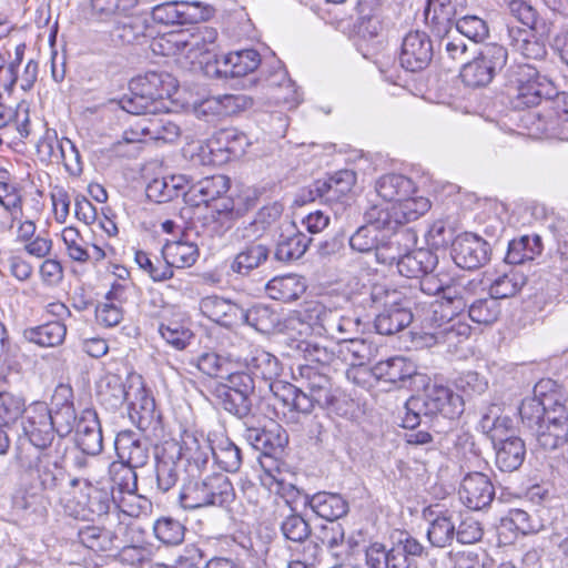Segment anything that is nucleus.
I'll use <instances>...</instances> for the list:
<instances>
[{"label": "nucleus", "instance_id": "obj_1", "mask_svg": "<svg viewBox=\"0 0 568 568\" xmlns=\"http://www.w3.org/2000/svg\"><path fill=\"white\" fill-rule=\"evenodd\" d=\"M403 427L415 428L423 419L430 420L438 415L455 419L464 410L463 397L443 385H427L419 395L410 396L405 403Z\"/></svg>", "mask_w": 568, "mask_h": 568}, {"label": "nucleus", "instance_id": "obj_2", "mask_svg": "<svg viewBox=\"0 0 568 568\" xmlns=\"http://www.w3.org/2000/svg\"><path fill=\"white\" fill-rule=\"evenodd\" d=\"M235 498L233 485L227 476L214 474L203 479L190 477L182 486L179 501L187 510L210 506L225 507Z\"/></svg>", "mask_w": 568, "mask_h": 568}, {"label": "nucleus", "instance_id": "obj_3", "mask_svg": "<svg viewBox=\"0 0 568 568\" xmlns=\"http://www.w3.org/2000/svg\"><path fill=\"white\" fill-rule=\"evenodd\" d=\"M466 0H433L425 10L427 21L439 36L444 33L438 48L453 61H463L467 51L466 43L460 37L450 34L452 22L465 9Z\"/></svg>", "mask_w": 568, "mask_h": 568}, {"label": "nucleus", "instance_id": "obj_4", "mask_svg": "<svg viewBox=\"0 0 568 568\" xmlns=\"http://www.w3.org/2000/svg\"><path fill=\"white\" fill-rule=\"evenodd\" d=\"M22 485L50 494L58 489L63 479L61 457L48 450H38L28 460L20 459Z\"/></svg>", "mask_w": 568, "mask_h": 568}, {"label": "nucleus", "instance_id": "obj_5", "mask_svg": "<svg viewBox=\"0 0 568 568\" xmlns=\"http://www.w3.org/2000/svg\"><path fill=\"white\" fill-rule=\"evenodd\" d=\"M428 301H422L418 295L404 296L393 292L387 294L384 308L375 317V328L381 335H393L407 327L414 316L424 312Z\"/></svg>", "mask_w": 568, "mask_h": 568}, {"label": "nucleus", "instance_id": "obj_6", "mask_svg": "<svg viewBox=\"0 0 568 568\" xmlns=\"http://www.w3.org/2000/svg\"><path fill=\"white\" fill-rule=\"evenodd\" d=\"M507 58V50L503 45H485L477 58L464 64L460 78L467 87H485L504 69Z\"/></svg>", "mask_w": 568, "mask_h": 568}, {"label": "nucleus", "instance_id": "obj_7", "mask_svg": "<svg viewBox=\"0 0 568 568\" xmlns=\"http://www.w3.org/2000/svg\"><path fill=\"white\" fill-rule=\"evenodd\" d=\"M164 444L168 448L175 447V457L180 463H185L189 477H196L205 469L213 452L206 437L197 436L192 432H184L179 442L168 440Z\"/></svg>", "mask_w": 568, "mask_h": 568}, {"label": "nucleus", "instance_id": "obj_8", "mask_svg": "<svg viewBox=\"0 0 568 568\" xmlns=\"http://www.w3.org/2000/svg\"><path fill=\"white\" fill-rule=\"evenodd\" d=\"M51 505L48 494L20 484L11 498V509L24 526L43 525Z\"/></svg>", "mask_w": 568, "mask_h": 568}, {"label": "nucleus", "instance_id": "obj_9", "mask_svg": "<svg viewBox=\"0 0 568 568\" xmlns=\"http://www.w3.org/2000/svg\"><path fill=\"white\" fill-rule=\"evenodd\" d=\"M253 205L248 197L222 199L212 205L203 225L211 236L223 237Z\"/></svg>", "mask_w": 568, "mask_h": 568}, {"label": "nucleus", "instance_id": "obj_10", "mask_svg": "<svg viewBox=\"0 0 568 568\" xmlns=\"http://www.w3.org/2000/svg\"><path fill=\"white\" fill-rule=\"evenodd\" d=\"M327 371L311 364L297 367L302 387L313 394L317 405L323 408L335 409L343 392L333 384Z\"/></svg>", "mask_w": 568, "mask_h": 568}, {"label": "nucleus", "instance_id": "obj_11", "mask_svg": "<svg viewBox=\"0 0 568 568\" xmlns=\"http://www.w3.org/2000/svg\"><path fill=\"white\" fill-rule=\"evenodd\" d=\"M481 428L490 433L496 449V466L501 471L511 473L517 470L524 463L526 456L525 443L521 438L511 436L506 439L498 438L501 420L499 418L490 423L488 416H484L480 422Z\"/></svg>", "mask_w": 568, "mask_h": 568}, {"label": "nucleus", "instance_id": "obj_12", "mask_svg": "<svg viewBox=\"0 0 568 568\" xmlns=\"http://www.w3.org/2000/svg\"><path fill=\"white\" fill-rule=\"evenodd\" d=\"M21 425L23 435L39 450H47L54 439V426L44 402H34L26 407Z\"/></svg>", "mask_w": 568, "mask_h": 568}, {"label": "nucleus", "instance_id": "obj_13", "mask_svg": "<svg viewBox=\"0 0 568 568\" xmlns=\"http://www.w3.org/2000/svg\"><path fill=\"white\" fill-rule=\"evenodd\" d=\"M490 243L473 233H463L452 244V256L457 266L475 270L490 258Z\"/></svg>", "mask_w": 568, "mask_h": 568}, {"label": "nucleus", "instance_id": "obj_14", "mask_svg": "<svg viewBox=\"0 0 568 568\" xmlns=\"http://www.w3.org/2000/svg\"><path fill=\"white\" fill-rule=\"evenodd\" d=\"M297 494H284L275 499L274 519L278 520L280 530L286 540L303 544L310 537L312 529L306 519L297 514L290 498Z\"/></svg>", "mask_w": 568, "mask_h": 568}, {"label": "nucleus", "instance_id": "obj_15", "mask_svg": "<svg viewBox=\"0 0 568 568\" xmlns=\"http://www.w3.org/2000/svg\"><path fill=\"white\" fill-rule=\"evenodd\" d=\"M433 55L434 48L427 33L415 30L404 37L399 61L407 71L424 70L430 63Z\"/></svg>", "mask_w": 568, "mask_h": 568}, {"label": "nucleus", "instance_id": "obj_16", "mask_svg": "<svg viewBox=\"0 0 568 568\" xmlns=\"http://www.w3.org/2000/svg\"><path fill=\"white\" fill-rule=\"evenodd\" d=\"M216 39V31L213 29L204 28L197 34L189 33L187 31L180 30L166 33L162 39L160 45L162 48L168 45L169 52L166 54L175 53H194L195 57L203 53H210L211 45L214 44Z\"/></svg>", "mask_w": 568, "mask_h": 568}, {"label": "nucleus", "instance_id": "obj_17", "mask_svg": "<svg viewBox=\"0 0 568 568\" xmlns=\"http://www.w3.org/2000/svg\"><path fill=\"white\" fill-rule=\"evenodd\" d=\"M538 445L545 450H555L568 443V416L559 404L548 412L546 420L535 432Z\"/></svg>", "mask_w": 568, "mask_h": 568}, {"label": "nucleus", "instance_id": "obj_18", "mask_svg": "<svg viewBox=\"0 0 568 568\" xmlns=\"http://www.w3.org/2000/svg\"><path fill=\"white\" fill-rule=\"evenodd\" d=\"M462 503L473 510H480L490 505L495 488L489 477L480 471L468 473L459 485Z\"/></svg>", "mask_w": 568, "mask_h": 568}, {"label": "nucleus", "instance_id": "obj_19", "mask_svg": "<svg viewBox=\"0 0 568 568\" xmlns=\"http://www.w3.org/2000/svg\"><path fill=\"white\" fill-rule=\"evenodd\" d=\"M508 44L524 58L541 61L547 55L546 40L537 34V20L532 26H508L507 27Z\"/></svg>", "mask_w": 568, "mask_h": 568}, {"label": "nucleus", "instance_id": "obj_20", "mask_svg": "<svg viewBox=\"0 0 568 568\" xmlns=\"http://www.w3.org/2000/svg\"><path fill=\"white\" fill-rule=\"evenodd\" d=\"M129 89H134L152 98L154 102H164L178 89L176 80L168 72L149 71L134 77Z\"/></svg>", "mask_w": 568, "mask_h": 568}, {"label": "nucleus", "instance_id": "obj_21", "mask_svg": "<svg viewBox=\"0 0 568 568\" xmlns=\"http://www.w3.org/2000/svg\"><path fill=\"white\" fill-rule=\"evenodd\" d=\"M230 189V179L223 174L204 178L187 187L184 201L193 206L201 204H215L222 199H229L224 194Z\"/></svg>", "mask_w": 568, "mask_h": 568}, {"label": "nucleus", "instance_id": "obj_22", "mask_svg": "<svg viewBox=\"0 0 568 568\" xmlns=\"http://www.w3.org/2000/svg\"><path fill=\"white\" fill-rule=\"evenodd\" d=\"M75 442L87 455L95 456L102 452V429L94 409L82 410L75 427Z\"/></svg>", "mask_w": 568, "mask_h": 568}, {"label": "nucleus", "instance_id": "obj_23", "mask_svg": "<svg viewBox=\"0 0 568 568\" xmlns=\"http://www.w3.org/2000/svg\"><path fill=\"white\" fill-rule=\"evenodd\" d=\"M215 74L219 78H240L254 72L261 64V55L256 50L246 49L215 59Z\"/></svg>", "mask_w": 568, "mask_h": 568}, {"label": "nucleus", "instance_id": "obj_24", "mask_svg": "<svg viewBox=\"0 0 568 568\" xmlns=\"http://www.w3.org/2000/svg\"><path fill=\"white\" fill-rule=\"evenodd\" d=\"M542 388V383L537 384L534 388V395L524 398L519 406L523 425L534 430V433L546 420L548 412H552L550 406L552 404H555V407L558 405L552 395H546Z\"/></svg>", "mask_w": 568, "mask_h": 568}, {"label": "nucleus", "instance_id": "obj_25", "mask_svg": "<svg viewBox=\"0 0 568 568\" xmlns=\"http://www.w3.org/2000/svg\"><path fill=\"white\" fill-rule=\"evenodd\" d=\"M79 504L83 505L82 517L98 516L109 514L111 507L115 504L113 496V486L106 483H97L95 485L84 481Z\"/></svg>", "mask_w": 568, "mask_h": 568}, {"label": "nucleus", "instance_id": "obj_26", "mask_svg": "<svg viewBox=\"0 0 568 568\" xmlns=\"http://www.w3.org/2000/svg\"><path fill=\"white\" fill-rule=\"evenodd\" d=\"M304 506L310 507L318 517L335 523L347 515L348 501L337 493L318 491L304 496Z\"/></svg>", "mask_w": 568, "mask_h": 568}, {"label": "nucleus", "instance_id": "obj_27", "mask_svg": "<svg viewBox=\"0 0 568 568\" xmlns=\"http://www.w3.org/2000/svg\"><path fill=\"white\" fill-rule=\"evenodd\" d=\"M115 452L119 460L131 467L141 468L149 460V446L140 435L132 430L120 432L114 440Z\"/></svg>", "mask_w": 568, "mask_h": 568}, {"label": "nucleus", "instance_id": "obj_28", "mask_svg": "<svg viewBox=\"0 0 568 568\" xmlns=\"http://www.w3.org/2000/svg\"><path fill=\"white\" fill-rule=\"evenodd\" d=\"M200 311L211 321L225 327L241 324L243 316V307L216 295L202 298Z\"/></svg>", "mask_w": 568, "mask_h": 568}, {"label": "nucleus", "instance_id": "obj_29", "mask_svg": "<svg viewBox=\"0 0 568 568\" xmlns=\"http://www.w3.org/2000/svg\"><path fill=\"white\" fill-rule=\"evenodd\" d=\"M372 374L379 381L402 387L416 374V366L405 357L395 356L376 363L372 368Z\"/></svg>", "mask_w": 568, "mask_h": 568}, {"label": "nucleus", "instance_id": "obj_30", "mask_svg": "<svg viewBox=\"0 0 568 568\" xmlns=\"http://www.w3.org/2000/svg\"><path fill=\"white\" fill-rule=\"evenodd\" d=\"M274 396L283 403L284 407L297 413L310 414L317 405L313 394L305 388H297L288 383H272L270 385Z\"/></svg>", "mask_w": 568, "mask_h": 568}, {"label": "nucleus", "instance_id": "obj_31", "mask_svg": "<svg viewBox=\"0 0 568 568\" xmlns=\"http://www.w3.org/2000/svg\"><path fill=\"white\" fill-rule=\"evenodd\" d=\"M181 463L175 457V447L168 448L162 445L156 455L155 477L156 488L161 493H166L173 488L180 479Z\"/></svg>", "mask_w": 568, "mask_h": 568}, {"label": "nucleus", "instance_id": "obj_32", "mask_svg": "<svg viewBox=\"0 0 568 568\" xmlns=\"http://www.w3.org/2000/svg\"><path fill=\"white\" fill-rule=\"evenodd\" d=\"M438 256L427 248L405 252L398 262V272L408 278H420L425 273L435 270Z\"/></svg>", "mask_w": 568, "mask_h": 568}, {"label": "nucleus", "instance_id": "obj_33", "mask_svg": "<svg viewBox=\"0 0 568 568\" xmlns=\"http://www.w3.org/2000/svg\"><path fill=\"white\" fill-rule=\"evenodd\" d=\"M128 403L130 416L136 422L140 429L146 430L156 422L159 415L155 410V400L148 394L141 383L132 390V396Z\"/></svg>", "mask_w": 568, "mask_h": 568}, {"label": "nucleus", "instance_id": "obj_34", "mask_svg": "<svg viewBox=\"0 0 568 568\" xmlns=\"http://www.w3.org/2000/svg\"><path fill=\"white\" fill-rule=\"evenodd\" d=\"M132 390L133 386L126 389L119 375L109 374L98 385V398L105 408L115 410L130 400Z\"/></svg>", "mask_w": 568, "mask_h": 568}, {"label": "nucleus", "instance_id": "obj_35", "mask_svg": "<svg viewBox=\"0 0 568 568\" xmlns=\"http://www.w3.org/2000/svg\"><path fill=\"white\" fill-rule=\"evenodd\" d=\"M244 365L252 376L271 382L270 385L282 371L277 357L262 348L251 351L244 358Z\"/></svg>", "mask_w": 568, "mask_h": 568}, {"label": "nucleus", "instance_id": "obj_36", "mask_svg": "<svg viewBox=\"0 0 568 568\" xmlns=\"http://www.w3.org/2000/svg\"><path fill=\"white\" fill-rule=\"evenodd\" d=\"M270 256V248L263 243L244 245L233 257L230 270L241 276H246L264 264Z\"/></svg>", "mask_w": 568, "mask_h": 568}, {"label": "nucleus", "instance_id": "obj_37", "mask_svg": "<svg viewBox=\"0 0 568 568\" xmlns=\"http://www.w3.org/2000/svg\"><path fill=\"white\" fill-rule=\"evenodd\" d=\"M149 29L146 18L139 14H122L115 20L110 34L114 41L122 44H132L141 38L148 37Z\"/></svg>", "mask_w": 568, "mask_h": 568}, {"label": "nucleus", "instance_id": "obj_38", "mask_svg": "<svg viewBox=\"0 0 568 568\" xmlns=\"http://www.w3.org/2000/svg\"><path fill=\"white\" fill-rule=\"evenodd\" d=\"M22 336L29 343L41 347H57L67 336V325L62 321H50L42 325L23 329Z\"/></svg>", "mask_w": 568, "mask_h": 568}, {"label": "nucleus", "instance_id": "obj_39", "mask_svg": "<svg viewBox=\"0 0 568 568\" xmlns=\"http://www.w3.org/2000/svg\"><path fill=\"white\" fill-rule=\"evenodd\" d=\"M444 304L439 301H428V305L425 306L424 312H420L418 318L422 320L420 332L414 333V341L417 345L424 347H433L442 345L439 339L438 326V314L439 308H443Z\"/></svg>", "mask_w": 568, "mask_h": 568}, {"label": "nucleus", "instance_id": "obj_40", "mask_svg": "<svg viewBox=\"0 0 568 568\" xmlns=\"http://www.w3.org/2000/svg\"><path fill=\"white\" fill-rule=\"evenodd\" d=\"M78 540L88 549L95 552L112 551L121 548V541L118 535L98 526H84L78 530Z\"/></svg>", "mask_w": 568, "mask_h": 568}, {"label": "nucleus", "instance_id": "obj_41", "mask_svg": "<svg viewBox=\"0 0 568 568\" xmlns=\"http://www.w3.org/2000/svg\"><path fill=\"white\" fill-rule=\"evenodd\" d=\"M365 221L385 235L398 234V229L403 225L397 203L373 205L365 213Z\"/></svg>", "mask_w": 568, "mask_h": 568}, {"label": "nucleus", "instance_id": "obj_42", "mask_svg": "<svg viewBox=\"0 0 568 568\" xmlns=\"http://www.w3.org/2000/svg\"><path fill=\"white\" fill-rule=\"evenodd\" d=\"M265 288L272 300L288 303L300 298L305 293L306 284L301 276L290 274L272 278Z\"/></svg>", "mask_w": 568, "mask_h": 568}, {"label": "nucleus", "instance_id": "obj_43", "mask_svg": "<svg viewBox=\"0 0 568 568\" xmlns=\"http://www.w3.org/2000/svg\"><path fill=\"white\" fill-rule=\"evenodd\" d=\"M377 194L390 203H399L415 191L410 179L402 174H386L379 178L375 185Z\"/></svg>", "mask_w": 568, "mask_h": 568}, {"label": "nucleus", "instance_id": "obj_44", "mask_svg": "<svg viewBox=\"0 0 568 568\" xmlns=\"http://www.w3.org/2000/svg\"><path fill=\"white\" fill-rule=\"evenodd\" d=\"M282 315L265 304H255L248 310L243 308L241 324H247L257 332L270 334L280 327Z\"/></svg>", "mask_w": 568, "mask_h": 568}, {"label": "nucleus", "instance_id": "obj_45", "mask_svg": "<svg viewBox=\"0 0 568 568\" xmlns=\"http://www.w3.org/2000/svg\"><path fill=\"white\" fill-rule=\"evenodd\" d=\"M135 128L141 136L164 143L176 141L181 134L180 126L166 118L143 119L136 123Z\"/></svg>", "mask_w": 568, "mask_h": 568}, {"label": "nucleus", "instance_id": "obj_46", "mask_svg": "<svg viewBox=\"0 0 568 568\" xmlns=\"http://www.w3.org/2000/svg\"><path fill=\"white\" fill-rule=\"evenodd\" d=\"M481 288V282L478 280H468L466 282L458 281L450 284L446 291L445 310L452 307V314L455 312H463L469 307V304L475 300L478 291Z\"/></svg>", "mask_w": 568, "mask_h": 568}, {"label": "nucleus", "instance_id": "obj_47", "mask_svg": "<svg viewBox=\"0 0 568 568\" xmlns=\"http://www.w3.org/2000/svg\"><path fill=\"white\" fill-rule=\"evenodd\" d=\"M270 87L273 88L272 99L276 104L293 109L301 102V95L295 83L288 78L286 70L278 68L268 78Z\"/></svg>", "mask_w": 568, "mask_h": 568}, {"label": "nucleus", "instance_id": "obj_48", "mask_svg": "<svg viewBox=\"0 0 568 568\" xmlns=\"http://www.w3.org/2000/svg\"><path fill=\"white\" fill-rule=\"evenodd\" d=\"M214 396L217 404L229 414L239 419L247 418L252 415L253 396L236 390H227L225 387H215Z\"/></svg>", "mask_w": 568, "mask_h": 568}, {"label": "nucleus", "instance_id": "obj_49", "mask_svg": "<svg viewBox=\"0 0 568 568\" xmlns=\"http://www.w3.org/2000/svg\"><path fill=\"white\" fill-rule=\"evenodd\" d=\"M438 320L439 339L448 349L456 347L470 335V326L454 317L452 313L449 316L445 314V305L439 308Z\"/></svg>", "mask_w": 568, "mask_h": 568}, {"label": "nucleus", "instance_id": "obj_50", "mask_svg": "<svg viewBox=\"0 0 568 568\" xmlns=\"http://www.w3.org/2000/svg\"><path fill=\"white\" fill-rule=\"evenodd\" d=\"M323 182L325 183L326 203L344 205L348 200V193L356 183V174L351 170H341Z\"/></svg>", "mask_w": 568, "mask_h": 568}, {"label": "nucleus", "instance_id": "obj_51", "mask_svg": "<svg viewBox=\"0 0 568 568\" xmlns=\"http://www.w3.org/2000/svg\"><path fill=\"white\" fill-rule=\"evenodd\" d=\"M162 255L170 265L173 267L184 268L192 266L199 257L197 245L187 241H173L168 242L162 248Z\"/></svg>", "mask_w": 568, "mask_h": 568}, {"label": "nucleus", "instance_id": "obj_52", "mask_svg": "<svg viewBox=\"0 0 568 568\" xmlns=\"http://www.w3.org/2000/svg\"><path fill=\"white\" fill-rule=\"evenodd\" d=\"M312 239L302 232H293L291 234H282L274 257L280 262H293L301 258L308 248Z\"/></svg>", "mask_w": 568, "mask_h": 568}, {"label": "nucleus", "instance_id": "obj_53", "mask_svg": "<svg viewBox=\"0 0 568 568\" xmlns=\"http://www.w3.org/2000/svg\"><path fill=\"white\" fill-rule=\"evenodd\" d=\"M376 347L373 343L354 336L338 344V353L345 362H349L353 367L364 366L369 363L376 354Z\"/></svg>", "mask_w": 568, "mask_h": 568}, {"label": "nucleus", "instance_id": "obj_54", "mask_svg": "<svg viewBox=\"0 0 568 568\" xmlns=\"http://www.w3.org/2000/svg\"><path fill=\"white\" fill-rule=\"evenodd\" d=\"M118 104L122 110L134 115H155L168 110L165 102H154L152 98L134 89H129V93L124 94Z\"/></svg>", "mask_w": 568, "mask_h": 568}, {"label": "nucleus", "instance_id": "obj_55", "mask_svg": "<svg viewBox=\"0 0 568 568\" xmlns=\"http://www.w3.org/2000/svg\"><path fill=\"white\" fill-rule=\"evenodd\" d=\"M452 283L453 276L438 263L435 270L425 273L419 278V293L415 292L412 295H418L424 301V295L432 297L442 294L443 298L446 300V291H448Z\"/></svg>", "mask_w": 568, "mask_h": 568}, {"label": "nucleus", "instance_id": "obj_56", "mask_svg": "<svg viewBox=\"0 0 568 568\" xmlns=\"http://www.w3.org/2000/svg\"><path fill=\"white\" fill-rule=\"evenodd\" d=\"M542 245L538 235H524L508 243V250L505 256L507 264H523L525 261L534 260L541 253Z\"/></svg>", "mask_w": 568, "mask_h": 568}, {"label": "nucleus", "instance_id": "obj_57", "mask_svg": "<svg viewBox=\"0 0 568 568\" xmlns=\"http://www.w3.org/2000/svg\"><path fill=\"white\" fill-rule=\"evenodd\" d=\"M526 282L527 277L521 272L511 268L491 281L489 294L497 301L513 297L521 291Z\"/></svg>", "mask_w": 568, "mask_h": 568}, {"label": "nucleus", "instance_id": "obj_58", "mask_svg": "<svg viewBox=\"0 0 568 568\" xmlns=\"http://www.w3.org/2000/svg\"><path fill=\"white\" fill-rule=\"evenodd\" d=\"M296 349L303 355L306 364L318 365L322 369H328L337 359L333 348L313 341L303 339L297 342Z\"/></svg>", "mask_w": 568, "mask_h": 568}, {"label": "nucleus", "instance_id": "obj_59", "mask_svg": "<svg viewBox=\"0 0 568 568\" xmlns=\"http://www.w3.org/2000/svg\"><path fill=\"white\" fill-rule=\"evenodd\" d=\"M61 239L70 260L78 263L91 261L90 243L84 240L77 227H64L61 232Z\"/></svg>", "mask_w": 568, "mask_h": 568}, {"label": "nucleus", "instance_id": "obj_60", "mask_svg": "<svg viewBox=\"0 0 568 568\" xmlns=\"http://www.w3.org/2000/svg\"><path fill=\"white\" fill-rule=\"evenodd\" d=\"M0 205L10 214L9 229H12L17 220L23 215L21 187L14 179L0 183Z\"/></svg>", "mask_w": 568, "mask_h": 568}, {"label": "nucleus", "instance_id": "obj_61", "mask_svg": "<svg viewBox=\"0 0 568 568\" xmlns=\"http://www.w3.org/2000/svg\"><path fill=\"white\" fill-rule=\"evenodd\" d=\"M456 537V526L450 515L442 514L430 521L427 538L432 546L444 548Z\"/></svg>", "mask_w": 568, "mask_h": 568}, {"label": "nucleus", "instance_id": "obj_62", "mask_svg": "<svg viewBox=\"0 0 568 568\" xmlns=\"http://www.w3.org/2000/svg\"><path fill=\"white\" fill-rule=\"evenodd\" d=\"M136 467L115 460L111 463L109 467V474L111 477L110 486L116 487L120 493L133 495L138 490V475L135 473Z\"/></svg>", "mask_w": 568, "mask_h": 568}, {"label": "nucleus", "instance_id": "obj_63", "mask_svg": "<svg viewBox=\"0 0 568 568\" xmlns=\"http://www.w3.org/2000/svg\"><path fill=\"white\" fill-rule=\"evenodd\" d=\"M212 143L217 152H225L232 156H239L244 152L247 138L234 128L223 129L212 136Z\"/></svg>", "mask_w": 568, "mask_h": 568}, {"label": "nucleus", "instance_id": "obj_64", "mask_svg": "<svg viewBox=\"0 0 568 568\" xmlns=\"http://www.w3.org/2000/svg\"><path fill=\"white\" fill-rule=\"evenodd\" d=\"M500 315V303L490 294L488 297L474 300L468 307L469 318L478 324L490 325Z\"/></svg>", "mask_w": 568, "mask_h": 568}]
</instances>
